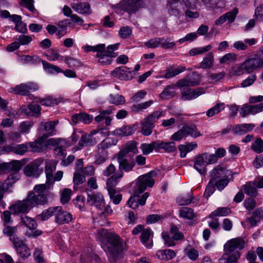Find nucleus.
<instances>
[{
    "mask_svg": "<svg viewBox=\"0 0 263 263\" xmlns=\"http://www.w3.org/2000/svg\"><path fill=\"white\" fill-rule=\"evenodd\" d=\"M94 233L108 258L116 260L123 249V242L120 237L115 233L108 232L107 230L103 229L97 230Z\"/></svg>",
    "mask_w": 263,
    "mask_h": 263,
    "instance_id": "1",
    "label": "nucleus"
},
{
    "mask_svg": "<svg viewBox=\"0 0 263 263\" xmlns=\"http://www.w3.org/2000/svg\"><path fill=\"white\" fill-rule=\"evenodd\" d=\"M153 175V173H149L138 177L135 185L130 191L133 196L128 199L127 202L130 208L135 209L139 205H144L145 204L146 200L149 196V193H145L141 197H140L139 194L143 193L147 187H152L153 186L154 184Z\"/></svg>",
    "mask_w": 263,
    "mask_h": 263,
    "instance_id": "2",
    "label": "nucleus"
},
{
    "mask_svg": "<svg viewBox=\"0 0 263 263\" xmlns=\"http://www.w3.org/2000/svg\"><path fill=\"white\" fill-rule=\"evenodd\" d=\"M245 241L240 238H236L228 241L224 245L226 252L219 259L220 263H237L240 257L238 251L235 250H241L244 247Z\"/></svg>",
    "mask_w": 263,
    "mask_h": 263,
    "instance_id": "3",
    "label": "nucleus"
},
{
    "mask_svg": "<svg viewBox=\"0 0 263 263\" xmlns=\"http://www.w3.org/2000/svg\"><path fill=\"white\" fill-rule=\"evenodd\" d=\"M217 161V158L215 155L203 153L195 157L193 167L200 174L204 175L206 172V165L214 164Z\"/></svg>",
    "mask_w": 263,
    "mask_h": 263,
    "instance_id": "4",
    "label": "nucleus"
},
{
    "mask_svg": "<svg viewBox=\"0 0 263 263\" xmlns=\"http://www.w3.org/2000/svg\"><path fill=\"white\" fill-rule=\"evenodd\" d=\"M122 178V173H116L108 178L106 182L108 194L115 204H118L122 199V195L120 194H116V191L114 188L119 183Z\"/></svg>",
    "mask_w": 263,
    "mask_h": 263,
    "instance_id": "5",
    "label": "nucleus"
},
{
    "mask_svg": "<svg viewBox=\"0 0 263 263\" xmlns=\"http://www.w3.org/2000/svg\"><path fill=\"white\" fill-rule=\"evenodd\" d=\"M176 43L172 42L171 37H156L150 39L144 43V45L148 48H155L161 47L164 49H172Z\"/></svg>",
    "mask_w": 263,
    "mask_h": 263,
    "instance_id": "6",
    "label": "nucleus"
},
{
    "mask_svg": "<svg viewBox=\"0 0 263 263\" xmlns=\"http://www.w3.org/2000/svg\"><path fill=\"white\" fill-rule=\"evenodd\" d=\"M110 146L109 139H105L99 144L95 154L93 163L96 165H101L104 163L107 159V152L106 149Z\"/></svg>",
    "mask_w": 263,
    "mask_h": 263,
    "instance_id": "7",
    "label": "nucleus"
},
{
    "mask_svg": "<svg viewBox=\"0 0 263 263\" xmlns=\"http://www.w3.org/2000/svg\"><path fill=\"white\" fill-rule=\"evenodd\" d=\"M31 209L39 205H44L48 202L47 196L44 194H36L33 191H29L26 197Z\"/></svg>",
    "mask_w": 263,
    "mask_h": 263,
    "instance_id": "8",
    "label": "nucleus"
},
{
    "mask_svg": "<svg viewBox=\"0 0 263 263\" xmlns=\"http://www.w3.org/2000/svg\"><path fill=\"white\" fill-rule=\"evenodd\" d=\"M190 86H177L180 88L182 99L184 100H191L196 99L205 92L203 88L192 89L189 88Z\"/></svg>",
    "mask_w": 263,
    "mask_h": 263,
    "instance_id": "9",
    "label": "nucleus"
},
{
    "mask_svg": "<svg viewBox=\"0 0 263 263\" xmlns=\"http://www.w3.org/2000/svg\"><path fill=\"white\" fill-rule=\"evenodd\" d=\"M41 160L36 159L27 165L24 168V173L27 177H38L42 172L40 168L42 163Z\"/></svg>",
    "mask_w": 263,
    "mask_h": 263,
    "instance_id": "10",
    "label": "nucleus"
},
{
    "mask_svg": "<svg viewBox=\"0 0 263 263\" xmlns=\"http://www.w3.org/2000/svg\"><path fill=\"white\" fill-rule=\"evenodd\" d=\"M87 203L90 205H95L98 210H102L105 205L103 196L98 192L87 193Z\"/></svg>",
    "mask_w": 263,
    "mask_h": 263,
    "instance_id": "11",
    "label": "nucleus"
},
{
    "mask_svg": "<svg viewBox=\"0 0 263 263\" xmlns=\"http://www.w3.org/2000/svg\"><path fill=\"white\" fill-rule=\"evenodd\" d=\"M244 63L247 68V73H251L255 70L263 68V64L256 53L253 57L245 60Z\"/></svg>",
    "mask_w": 263,
    "mask_h": 263,
    "instance_id": "12",
    "label": "nucleus"
},
{
    "mask_svg": "<svg viewBox=\"0 0 263 263\" xmlns=\"http://www.w3.org/2000/svg\"><path fill=\"white\" fill-rule=\"evenodd\" d=\"M31 210L26 198L22 201H17L10 207L11 212L14 215L27 213Z\"/></svg>",
    "mask_w": 263,
    "mask_h": 263,
    "instance_id": "13",
    "label": "nucleus"
},
{
    "mask_svg": "<svg viewBox=\"0 0 263 263\" xmlns=\"http://www.w3.org/2000/svg\"><path fill=\"white\" fill-rule=\"evenodd\" d=\"M117 160L119 165V171L116 173L121 172L123 174L122 172V171L128 172L132 171L135 165L134 161L127 160L126 158V156L124 155L118 154Z\"/></svg>",
    "mask_w": 263,
    "mask_h": 263,
    "instance_id": "14",
    "label": "nucleus"
},
{
    "mask_svg": "<svg viewBox=\"0 0 263 263\" xmlns=\"http://www.w3.org/2000/svg\"><path fill=\"white\" fill-rule=\"evenodd\" d=\"M201 81V76L197 72H194L187 78L179 80L176 85L177 86H194L199 84Z\"/></svg>",
    "mask_w": 263,
    "mask_h": 263,
    "instance_id": "15",
    "label": "nucleus"
},
{
    "mask_svg": "<svg viewBox=\"0 0 263 263\" xmlns=\"http://www.w3.org/2000/svg\"><path fill=\"white\" fill-rule=\"evenodd\" d=\"M13 243L17 253L21 257L27 258L30 255L29 249L22 240L14 237Z\"/></svg>",
    "mask_w": 263,
    "mask_h": 263,
    "instance_id": "16",
    "label": "nucleus"
},
{
    "mask_svg": "<svg viewBox=\"0 0 263 263\" xmlns=\"http://www.w3.org/2000/svg\"><path fill=\"white\" fill-rule=\"evenodd\" d=\"M39 88L38 85L33 82L21 84L15 87L16 93L27 95L30 91H35Z\"/></svg>",
    "mask_w": 263,
    "mask_h": 263,
    "instance_id": "17",
    "label": "nucleus"
},
{
    "mask_svg": "<svg viewBox=\"0 0 263 263\" xmlns=\"http://www.w3.org/2000/svg\"><path fill=\"white\" fill-rule=\"evenodd\" d=\"M59 208L58 212L55 214V221L59 224H64L68 223L72 219L71 214L67 211H63L62 208L60 206H57Z\"/></svg>",
    "mask_w": 263,
    "mask_h": 263,
    "instance_id": "18",
    "label": "nucleus"
},
{
    "mask_svg": "<svg viewBox=\"0 0 263 263\" xmlns=\"http://www.w3.org/2000/svg\"><path fill=\"white\" fill-rule=\"evenodd\" d=\"M123 8L128 13H134L143 7L142 0H125Z\"/></svg>",
    "mask_w": 263,
    "mask_h": 263,
    "instance_id": "19",
    "label": "nucleus"
},
{
    "mask_svg": "<svg viewBox=\"0 0 263 263\" xmlns=\"http://www.w3.org/2000/svg\"><path fill=\"white\" fill-rule=\"evenodd\" d=\"M153 232L149 228L143 230L140 240L142 244L147 248H151L153 246Z\"/></svg>",
    "mask_w": 263,
    "mask_h": 263,
    "instance_id": "20",
    "label": "nucleus"
},
{
    "mask_svg": "<svg viewBox=\"0 0 263 263\" xmlns=\"http://www.w3.org/2000/svg\"><path fill=\"white\" fill-rule=\"evenodd\" d=\"M126 67L116 68L112 72L114 77L121 80H128L132 78V73Z\"/></svg>",
    "mask_w": 263,
    "mask_h": 263,
    "instance_id": "21",
    "label": "nucleus"
},
{
    "mask_svg": "<svg viewBox=\"0 0 263 263\" xmlns=\"http://www.w3.org/2000/svg\"><path fill=\"white\" fill-rule=\"evenodd\" d=\"M45 174L46 176L47 182H52L53 180V173L56 169L57 161L53 160H49L46 162Z\"/></svg>",
    "mask_w": 263,
    "mask_h": 263,
    "instance_id": "22",
    "label": "nucleus"
},
{
    "mask_svg": "<svg viewBox=\"0 0 263 263\" xmlns=\"http://www.w3.org/2000/svg\"><path fill=\"white\" fill-rule=\"evenodd\" d=\"M137 125L123 126L120 128H117L115 131V134L119 136H127L133 134L137 129Z\"/></svg>",
    "mask_w": 263,
    "mask_h": 263,
    "instance_id": "23",
    "label": "nucleus"
},
{
    "mask_svg": "<svg viewBox=\"0 0 263 263\" xmlns=\"http://www.w3.org/2000/svg\"><path fill=\"white\" fill-rule=\"evenodd\" d=\"M72 8L77 12L80 14H89L90 13V7L88 3H72L71 4Z\"/></svg>",
    "mask_w": 263,
    "mask_h": 263,
    "instance_id": "24",
    "label": "nucleus"
},
{
    "mask_svg": "<svg viewBox=\"0 0 263 263\" xmlns=\"http://www.w3.org/2000/svg\"><path fill=\"white\" fill-rule=\"evenodd\" d=\"M18 61L23 64H36L40 63L41 59L36 55H23L20 56Z\"/></svg>",
    "mask_w": 263,
    "mask_h": 263,
    "instance_id": "25",
    "label": "nucleus"
},
{
    "mask_svg": "<svg viewBox=\"0 0 263 263\" xmlns=\"http://www.w3.org/2000/svg\"><path fill=\"white\" fill-rule=\"evenodd\" d=\"M211 182H214L222 178L227 177V171L224 168H215L210 173Z\"/></svg>",
    "mask_w": 263,
    "mask_h": 263,
    "instance_id": "26",
    "label": "nucleus"
},
{
    "mask_svg": "<svg viewBox=\"0 0 263 263\" xmlns=\"http://www.w3.org/2000/svg\"><path fill=\"white\" fill-rule=\"evenodd\" d=\"M254 127V125L252 124H238L235 126L233 129V131L235 134L243 135L246 133L251 131Z\"/></svg>",
    "mask_w": 263,
    "mask_h": 263,
    "instance_id": "27",
    "label": "nucleus"
},
{
    "mask_svg": "<svg viewBox=\"0 0 263 263\" xmlns=\"http://www.w3.org/2000/svg\"><path fill=\"white\" fill-rule=\"evenodd\" d=\"M176 85H171L165 88L162 92L159 94V98L161 100L168 99L173 98L175 95Z\"/></svg>",
    "mask_w": 263,
    "mask_h": 263,
    "instance_id": "28",
    "label": "nucleus"
},
{
    "mask_svg": "<svg viewBox=\"0 0 263 263\" xmlns=\"http://www.w3.org/2000/svg\"><path fill=\"white\" fill-rule=\"evenodd\" d=\"M156 255L161 260H171L176 256V253L171 249L159 250Z\"/></svg>",
    "mask_w": 263,
    "mask_h": 263,
    "instance_id": "29",
    "label": "nucleus"
},
{
    "mask_svg": "<svg viewBox=\"0 0 263 263\" xmlns=\"http://www.w3.org/2000/svg\"><path fill=\"white\" fill-rule=\"evenodd\" d=\"M197 147V144L196 142L188 143L185 145H180L179 146V150L180 151V156L181 158L186 157L187 154Z\"/></svg>",
    "mask_w": 263,
    "mask_h": 263,
    "instance_id": "30",
    "label": "nucleus"
},
{
    "mask_svg": "<svg viewBox=\"0 0 263 263\" xmlns=\"http://www.w3.org/2000/svg\"><path fill=\"white\" fill-rule=\"evenodd\" d=\"M245 72L247 73V68L243 62L239 65L233 67L229 71V76L230 77H233L234 76H240L245 73Z\"/></svg>",
    "mask_w": 263,
    "mask_h": 263,
    "instance_id": "31",
    "label": "nucleus"
},
{
    "mask_svg": "<svg viewBox=\"0 0 263 263\" xmlns=\"http://www.w3.org/2000/svg\"><path fill=\"white\" fill-rule=\"evenodd\" d=\"M137 154L139 153L137 146V143L134 141H129L125 145V147L119 152L118 154L126 156L128 153Z\"/></svg>",
    "mask_w": 263,
    "mask_h": 263,
    "instance_id": "32",
    "label": "nucleus"
},
{
    "mask_svg": "<svg viewBox=\"0 0 263 263\" xmlns=\"http://www.w3.org/2000/svg\"><path fill=\"white\" fill-rule=\"evenodd\" d=\"M43 66L46 72L49 74H58L63 72V70L59 66L42 61Z\"/></svg>",
    "mask_w": 263,
    "mask_h": 263,
    "instance_id": "33",
    "label": "nucleus"
},
{
    "mask_svg": "<svg viewBox=\"0 0 263 263\" xmlns=\"http://www.w3.org/2000/svg\"><path fill=\"white\" fill-rule=\"evenodd\" d=\"M21 110L22 112L27 115L39 114L40 113L41 107L38 104L32 103L29 104L27 107L23 106Z\"/></svg>",
    "mask_w": 263,
    "mask_h": 263,
    "instance_id": "34",
    "label": "nucleus"
},
{
    "mask_svg": "<svg viewBox=\"0 0 263 263\" xmlns=\"http://www.w3.org/2000/svg\"><path fill=\"white\" fill-rule=\"evenodd\" d=\"M62 98L60 97H55L54 96H48L44 99L40 100L41 105L50 106L52 105H57L62 101Z\"/></svg>",
    "mask_w": 263,
    "mask_h": 263,
    "instance_id": "35",
    "label": "nucleus"
},
{
    "mask_svg": "<svg viewBox=\"0 0 263 263\" xmlns=\"http://www.w3.org/2000/svg\"><path fill=\"white\" fill-rule=\"evenodd\" d=\"M158 142H153L151 143H142L140 145V149L143 155H147L153 152V150L158 151Z\"/></svg>",
    "mask_w": 263,
    "mask_h": 263,
    "instance_id": "36",
    "label": "nucleus"
},
{
    "mask_svg": "<svg viewBox=\"0 0 263 263\" xmlns=\"http://www.w3.org/2000/svg\"><path fill=\"white\" fill-rule=\"evenodd\" d=\"M214 55L213 53H209L205 56L200 63V67L203 69H210L213 66Z\"/></svg>",
    "mask_w": 263,
    "mask_h": 263,
    "instance_id": "37",
    "label": "nucleus"
},
{
    "mask_svg": "<svg viewBox=\"0 0 263 263\" xmlns=\"http://www.w3.org/2000/svg\"><path fill=\"white\" fill-rule=\"evenodd\" d=\"M244 192L250 196H255L257 194V187L253 181L247 182L242 186Z\"/></svg>",
    "mask_w": 263,
    "mask_h": 263,
    "instance_id": "38",
    "label": "nucleus"
},
{
    "mask_svg": "<svg viewBox=\"0 0 263 263\" xmlns=\"http://www.w3.org/2000/svg\"><path fill=\"white\" fill-rule=\"evenodd\" d=\"M141 132L145 136H148L152 133V129L154 128V124L151 123L144 119L141 122Z\"/></svg>",
    "mask_w": 263,
    "mask_h": 263,
    "instance_id": "39",
    "label": "nucleus"
},
{
    "mask_svg": "<svg viewBox=\"0 0 263 263\" xmlns=\"http://www.w3.org/2000/svg\"><path fill=\"white\" fill-rule=\"evenodd\" d=\"M59 208H57V206L50 207L43 211L37 217L42 220H47L52 216H55V214H56V212L59 211Z\"/></svg>",
    "mask_w": 263,
    "mask_h": 263,
    "instance_id": "40",
    "label": "nucleus"
},
{
    "mask_svg": "<svg viewBox=\"0 0 263 263\" xmlns=\"http://www.w3.org/2000/svg\"><path fill=\"white\" fill-rule=\"evenodd\" d=\"M83 48L85 52L93 51L98 53V55H100L103 51V49H105V45L104 44H100L95 46L86 45L83 46Z\"/></svg>",
    "mask_w": 263,
    "mask_h": 263,
    "instance_id": "41",
    "label": "nucleus"
},
{
    "mask_svg": "<svg viewBox=\"0 0 263 263\" xmlns=\"http://www.w3.org/2000/svg\"><path fill=\"white\" fill-rule=\"evenodd\" d=\"M224 108L225 104L224 103H217L206 111V115L209 117H213V116L221 112L224 109Z\"/></svg>",
    "mask_w": 263,
    "mask_h": 263,
    "instance_id": "42",
    "label": "nucleus"
},
{
    "mask_svg": "<svg viewBox=\"0 0 263 263\" xmlns=\"http://www.w3.org/2000/svg\"><path fill=\"white\" fill-rule=\"evenodd\" d=\"M61 61L64 62L69 67L72 68H77L81 66V63L79 61L67 55L61 57Z\"/></svg>",
    "mask_w": 263,
    "mask_h": 263,
    "instance_id": "43",
    "label": "nucleus"
},
{
    "mask_svg": "<svg viewBox=\"0 0 263 263\" xmlns=\"http://www.w3.org/2000/svg\"><path fill=\"white\" fill-rule=\"evenodd\" d=\"M186 136H191L193 138H196L201 136L200 132L194 125L185 126L183 127Z\"/></svg>",
    "mask_w": 263,
    "mask_h": 263,
    "instance_id": "44",
    "label": "nucleus"
},
{
    "mask_svg": "<svg viewBox=\"0 0 263 263\" xmlns=\"http://www.w3.org/2000/svg\"><path fill=\"white\" fill-rule=\"evenodd\" d=\"M58 121H49L47 122H42L40 124L41 127H44L45 131L48 135H51L54 132L55 126L58 123Z\"/></svg>",
    "mask_w": 263,
    "mask_h": 263,
    "instance_id": "45",
    "label": "nucleus"
},
{
    "mask_svg": "<svg viewBox=\"0 0 263 263\" xmlns=\"http://www.w3.org/2000/svg\"><path fill=\"white\" fill-rule=\"evenodd\" d=\"M231 212V211L230 208L226 207L218 208L212 212L209 216L211 218L214 216H226L230 214Z\"/></svg>",
    "mask_w": 263,
    "mask_h": 263,
    "instance_id": "46",
    "label": "nucleus"
},
{
    "mask_svg": "<svg viewBox=\"0 0 263 263\" xmlns=\"http://www.w3.org/2000/svg\"><path fill=\"white\" fill-rule=\"evenodd\" d=\"M158 151L164 149L166 152L170 153L175 151L176 149L175 142H158Z\"/></svg>",
    "mask_w": 263,
    "mask_h": 263,
    "instance_id": "47",
    "label": "nucleus"
},
{
    "mask_svg": "<svg viewBox=\"0 0 263 263\" xmlns=\"http://www.w3.org/2000/svg\"><path fill=\"white\" fill-rule=\"evenodd\" d=\"M33 144V142H30L16 145L14 147L13 153L23 155L27 151L28 145L32 147Z\"/></svg>",
    "mask_w": 263,
    "mask_h": 263,
    "instance_id": "48",
    "label": "nucleus"
},
{
    "mask_svg": "<svg viewBox=\"0 0 263 263\" xmlns=\"http://www.w3.org/2000/svg\"><path fill=\"white\" fill-rule=\"evenodd\" d=\"M179 1V0H167L168 9L172 15H177L180 12L178 8L180 5Z\"/></svg>",
    "mask_w": 263,
    "mask_h": 263,
    "instance_id": "49",
    "label": "nucleus"
},
{
    "mask_svg": "<svg viewBox=\"0 0 263 263\" xmlns=\"http://www.w3.org/2000/svg\"><path fill=\"white\" fill-rule=\"evenodd\" d=\"M97 58L98 59V61L103 65L109 64L111 62V56L106 53L105 49H103V51L101 54H96Z\"/></svg>",
    "mask_w": 263,
    "mask_h": 263,
    "instance_id": "50",
    "label": "nucleus"
},
{
    "mask_svg": "<svg viewBox=\"0 0 263 263\" xmlns=\"http://www.w3.org/2000/svg\"><path fill=\"white\" fill-rule=\"evenodd\" d=\"M179 215L180 217L187 219H192L195 214L193 210L187 207H184L180 209Z\"/></svg>",
    "mask_w": 263,
    "mask_h": 263,
    "instance_id": "51",
    "label": "nucleus"
},
{
    "mask_svg": "<svg viewBox=\"0 0 263 263\" xmlns=\"http://www.w3.org/2000/svg\"><path fill=\"white\" fill-rule=\"evenodd\" d=\"M90 142V136L83 133L79 141L78 146L74 148L75 151L82 149L83 147L87 145Z\"/></svg>",
    "mask_w": 263,
    "mask_h": 263,
    "instance_id": "52",
    "label": "nucleus"
},
{
    "mask_svg": "<svg viewBox=\"0 0 263 263\" xmlns=\"http://www.w3.org/2000/svg\"><path fill=\"white\" fill-rule=\"evenodd\" d=\"M212 48V46L210 45H207L203 47H197L194 48L190 50L189 55L190 56H195L198 54H202L206 52L209 51Z\"/></svg>",
    "mask_w": 263,
    "mask_h": 263,
    "instance_id": "53",
    "label": "nucleus"
},
{
    "mask_svg": "<svg viewBox=\"0 0 263 263\" xmlns=\"http://www.w3.org/2000/svg\"><path fill=\"white\" fill-rule=\"evenodd\" d=\"M256 79V75L255 74H251L241 82L240 84V86L242 88H246L251 86L255 82Z\"/></svg>",
    "mask_w": 263,
    "mask_h": 263,
    "instance_id": "54",
    "label": "nucleus"
},
{
    "mask_svg": "<svg viewBox=\"0 0 263 263\" xmlns=\"http://www.w3.org/2000/svg\"><path fill=\"white\" fill-rule=\"evenodd\" d=\"M17 229L16 227H12L10 226H5L3 229V233L10 237V240L13 242L14 237L15 238H18L15 235Z\"/></svg>",
    "mask_w": 263,
    "mask_h": 263,
    "instance_id": "55",
    "label": "nucleus"
},
{
    "mask_svg": "<svg viewBox=\"0 0 263 263\" xmlns=\"http://www.w3.org/2000/svg\"><path fill=\"white\" fill-rule=\"evenodd\" d=\"M109 102L116 105L123 104L125 102V98L118 94L110 95L109 96Z\"/></svg>",
    "mask_w": 263,
    "mask_h": 263,
    "instance_id": "56",
    "label": "nucleus"
},
{
    "mask_svg": "<svg viewBox=\"0 0 263 263\" xmlns=\"http://www.w3.org/2000/svg\"><path fill=\"white\" fill-rule=\"evenodd\" d=\"M184 252L189 258L192 260H196L199 256L198 251L193 248L191 246H187L184 249Z\"/></svg>",
    "mask_w": 263,
    "mask_h": 263,
    "instance_id": "57",
    "label": "nucleus"
},
{
    "mask_svg": "<svg viewBox=\"0 0 263 263\" xmlns=\"http://www.w3.org/2000/svg\"><path fill=\"white\" fill-rule=\"evenodd\" d=\"M46 57L47 59L50 61H55L57 60L61 61V57L63 56L61 55L57 50L53 49H50L48 50Z\"/></svg>",
    "mask_w": 263,
    "mask_h": 263,
    "instance_id": "58",
    "label": "nucleus"
},
{
    "mask_svg": "<svg viewBox=\"0 0 263 263\" xmlns=\"http://www.w3.org/2000/svg\"><path fill=\"white\" fill-rule=\"evenodd\" d=\"M72 191L70 189H64L61 192V201L63 204L67 203L71 198Z\"/></svg>",
    "mask_w": 263,
    "mask_h": 263,
    "instance_id": "59",
    "label": "nucleus"
},
{
    "mask_svg": "<svg viewBox=\"0 0 263 263\" xmlns=\"http://www.w3.org/2000/svg\"><path fill=\"white\" fill-rule=\"evenodd\" d=\"M24 224L30 230H34L37 226V223L33 219L26 216H23L21 218Z\"/></svg>",
    "mask_w": 263,
    "mask_h": 263,
    "instance_id": "60",
    "label": "nucleus"
},
{
    "mask_svg": "<svg viewBox=\"0 0 263 263\" xmlns=\"http://www.w3.org/2000/svg\"><path fill=\"white\" fill-rule=\"evenodd\" d=\"M32 126L33 123L30 121H26L22 122L20 125V132L21 134H28Z\"/></svg>",
    "mask_w": 263,
    "mask_h": 263,
    "instance_id": "61",
    "label": "nucleus"
},
{
    "mask_svg": "<svg viewBox=\"0 0 263 263\" xmlns=\"http://www.w3.org/2000/svg\"><path fill=\"white\" fill-rule=\"evenodd\" d=\"M251 149L257 153H260L263 152V141L260 138L257 139L251 146Z\"/></svg>",
    "mask_w": 263,
    "mask_h": 263,
    "instance_id": "62",
    "label": "nucleus"
},
{
    "mask_svg": "<svg viewBox=\"0 0 263 263\" xmlns=\"http://www.w3.org/2000/svg\"><path fill=\"white\" fill-rule=\"evenodd\" d=\"M162 113V111L160 110L155 111L144 119L148 122L154 124V123L156 122L159 118L163 116Z\"/></svg>",
    "mask_w": 263,
    "mask_h": 263,
    "instance_id": "63",
    "label": "nucleus"
},
{
    "mask_svg": "<svg viewBox=\"0 0 263 263\" xmlns=\"http://www.w3.org/2000/svg\"><path fill=\"white\" fill-rule=\"evenodd\" d=\"M193 198L191 194L179 196L177 198V203L180 205H188L192 202Z\"/></svg>",
    "mask_w": 263,
    "mask_h": 263,
    "instance_id": "64",
    "label": "nucleus"
}]
</instances>
